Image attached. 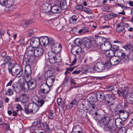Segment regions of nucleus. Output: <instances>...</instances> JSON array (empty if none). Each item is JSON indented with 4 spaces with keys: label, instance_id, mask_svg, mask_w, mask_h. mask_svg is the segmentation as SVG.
Masks as SVG:
<instances>
[{
    "label": "nucleus",
    "instance_id": "f257e3e1",
    "mask_svg": "<svg viewBox=\"0 0 133 133\" xmlns=\"http://www.w3.org/2000/svg\"><path fill=\"white\" fill-rule=\"evenodd\" d=\"M62 48V45L60 43L52 46L51 51L48 54L49 61L51 63L54 64L61 62V58L59 56L60 54L59 53L61 51Z\"/></svg>",
    "mask_w": 133,
    "mask_h": 133
},
{
    "label": "nucleus",
    "instance_id": "f03ea898",
    "mask_svg": "<svg viewBox=\"0 0 133 133\" xmlns=\"http://www.w3.org/2000/svg\"><path fill=\"white\" fill-rule=\"evenodd\" d=\"M9 71L12 75L19 77L22 76L23 74V69L21 68L20 66L17 64H14L11 69L9 68Z\"/></svg>",
    "mask_w": 133,
    "mask_h": 133
},
{
    "label": "nucleus",
    "instance_id": "7ed1b4c3",
    "mask_svg": "<svg viewBox=\"0 0 133 133\" xmlns=\"http://www.w3.org/2000/svg\"><path fill=\"white\" fill-rule=\"evenodd\" d=\"M117 93L119 96H122L126 101L131 102V99H133L132 97L130 96L128 89L127 87L124 88L123 90L119 89L117 91Z\"/></svg>",
    "mask_w": 133,
    "mask_h": 133
},
{
    "label": "nucleus",
    "instance_id": "20e7f679",
    "mask_svg": "<svg viewBox=\"0 0 133 133\" xmlns=\"http://www.w3.org/2000/svg\"><path fill=\"white\" fill-rule=\"evenodd\" d=\"M39 108L36 104L30 103L28 105L27 108H25V112L26 114L30 113L34 114L38 110Z\"/></svg>",
    "mask_w": 133,
    "mask_h": 133
},
{
    "label": "nucleus",
    "instance_id": "39448f33",
    "mask_svg": "<svg viewBox=\"0 0 133 133\" xmlns=\"http://www.w3.org/2000/svg\"><path fill=\"white\" fill-rule=\"evenodd\" d=\"M103 130L105 131H107L111 133H116L118 130L115 127L110 124V123L103 125Z\"/></svg>",
    "mask_w": 133,
    "mask_h": 133
},
{
    "label": "nucleus",
    "instance_id": "423d86ee",
    "mask_svg": "<svg viewBox=\"0 0 133 133\" xmlns=\"http://www.w3.org/2000/svg\"><path fill=\"white\" fill-rule=\"evenodd\" d=\"M105 68L104 65L102 63H98L96 64L94 67V70L98 72L103 71Z\"/></svg>",
    "mask_w": 133,
    "mask_h": 133
},
{
    "label": "nucleus",
    "instance_id": "0eeeda50",
    "mask_svg": "<svg viewBox=\"0 0 133 133\" xmlns=\"http://www.w3.org/2000/svg\"><path fill=\"white\" fill-rule=\"evenodd\" d=\"M41 41L39 39L36 37L31 39L30 43V45L31 46L36 48L38 47L41 44Z\"/></svg>",
    "mask_w": 133,
    "mask_h": 133
},
{
    "label": "nucleus",
    "instance_id": "6e6552de",
    "mask_svg": "<svg viewBox=\"0 0 133 133\" xmlns=\"http://www.w3.org/2000/svg\"><path fill=\"white\" fill-rule=\"evenodd\" d=\"M14 0H0V4L3 6L8 8L11 7L13 4Z\"/></svg>",
    "mask_w": 133,
    "mask_h": 133
},
{
    "label": "nucleus",
    "instance_id": "1a4fd4ad",
    "mask_svg": "<svg viewBox=\"0 0 133 133\" xmlns=\"http://www.w3.org/2000/svg\"><path fill=\"white\" fill-rule=\"evenodd\" d=\"M106 103L107 105H111L114 103L115 98L111 94H108L105 96Z\"/></svg>",
    "mask_w": 133,
    "mask_h": 133
},
{
    "label": "nucleus",
    "instance_id": "9d476101",
    "mask_svg": "<svg viewBox=\"0 0 133 133\" xmlns=\"http://www.w3.org/2000/svg\"><path fill=\"white\" fill-rule=\"evenodd\" d=\"M12 87L14 91L16 93L20 92L22 89L21 84L20 83H13L12 85Z\"/></svg>",
    "mask_w": 133,
    "mask_h": 133
},
{
    "label": "nucleus",
    "instance_id": "9b49d317",
    "mask_svg": "<svg viewBox=\"0 0 133 133\" xmlns=\"http://www.w3.org/2000/svg\"><path fill=\"white\" fill-rule=\"evenodd\" d=\"M55 77L52 75H49L46 79L45 83L49 86L51 87L55 81Z\"/></svg>",
    "mask_w": 133,
    "mask_h": 133
},
{
    "label": "nucleus",
    "instance_id": "f8f14e48",
    "mask_svg": "<svg viewBox=\"0 0 133 133\" xmlns=\"http://www.w3.org/2000/svg\"><path fill=\"white\" fill-rule=\"evenodd\" d=\"M51 87L45 83H43L41 86L40 90L43 93H48Z\"/></svg>",
    "mask_w": 133,
    "mask_h": 133
},
{
    "label": "nucleus",
    "instance_id": "ddd939ff",
    "mask_svg": "<svg viewBox=\"0 0 133 133\" xmlns=\"http://www.w3.org/2000/svg\"><path fill=\"white\" fill-rule=\"evenodd\" d=\"M106 40L104 37L99 36H98L95 39L96 43L98 45H100L101 47L106 42Z\"/></svg>",
    "mask_w": 133,
    "mask_h": 133
},
{
    "label": "nucleus",
    "instance_id": "4468645a",
    "mask_svg": "<svg viewBox=\"0 0 133 133\" xmlns=\"http://www.w3.org/2000/svg\"><path fill=\"white\" fill-rule=\"evenodd\" d=\"M34 48L31 46L27 48L26 53L28 56H31L34 55L35 50V48L34 49Z\"/></svg>",
    "mask_w": 133,
    "mask_h": 133
},
{
    "label": "nucleus",
    "instance_id": "2eb2a0df",
    "mask_svg": "<svg viewBox=\"0 0 133 133\" xmlns=\"http://www.w3.org/2000/svg\"><path fill=\"white\" fill-rule=\"evenodd\" d=\"M110 61L112 65H114L118 64H121L120 62L119 58L115 56H113L109 58Z\"/></svg>",
    "mask_w": 133,
    "mask_h": 133
},
{
    "label": "nucleus",
    "instance_id": "dca6fc26",
    "mask_svg": "<svg viewBox=\"0 0 133 133\" xmlns=\"http://www.w3.org/2000/svg\"><path fill=\"white\" fill-rule=\"evenodd\" d=\"M51 6L49 3H44L42 6V9L44 12H48L51 11Z\"/></svg>",
    "mask_w": 133,
    "mask_h": 133
},
{
    "label": "nucleus",
    "instance_id": "f3484780",
    "mask_svg": "<svg viewBox=\"0 0 133 133\" xmlns=\"http://www.w3.org/2000/svg\"><path fill=\"white\" fill-rule=\"evenodd\" d=\"M43 50L41 47H39L35 48L34 55L36 57H41L43 54Z\"/></svg>",
    "mask_w": 133,
    "mask_h": 133
},
{
    "label": "nucleus",
    "instance_id": "a211bd4d",
    "mask_svg": "<svg viewBox=\"0 0 133 133\" xmlns=\"http://www.w3.org/2000/svg\"><path fill=\"white\" fill-rule=\"evenodd\" d=\"M82 51V48L80 47L73 46L71 48V52L74 55H77Z\"/></svg>",
    "mask_w": 133,
    "mask_h": 133
},
{
    "label": "nucleus",
    "instance_id": "6ab92c4d",
    "mask_svg": "<svg viewBox=\"0 0 133 133\" xmlns=\"http://www.w3.org/2000/svg\"><path fill=\"white\" fill-rule=\"evenodd\" d=\"M111 116L109 115H107L105 116L102 119L101 123L103 125L109 124V122L111 119Z\"/></svg>",
    "mask_w": 133,
    "mask_h": 133
},
{
    "label": "nucleus",
    "instance_id": "aec40b11",
    "mask_svg": "<svg viewBox=\"0 0 133 133\" xmlns=\"http://www.w3.org/2000/svg\"><path fill=\"white\" fill-rule=\"evenodd\" d=\"M103 50H106L110 49L111 48V45L110 43L108 42L107 40L101 47Z\"/></svg>",
    "mask_w": 133,
    "mask_h": 133
},
{
    "label": "nucleus",
    "instance_id": "412c9836",
    "mask_svg": "<svg viewBox=\"0 0 133 133\" xmlns=\"http://www.w3.org/2000/svg\"><path fill=\"white\" fill-rule=\"evenodd\" d=\"M51 11L54 13L57 14L60 13L61 10L59 5H55L51 7Z\"/></svg>",
    "mask_w": 133,
    "mask_h": 133
},
{
    "label": "nucleus",
    "instance_id": "4be33fe9",
    "mask_svg": "<svg viewBox=\"0 0 133 133\" xmlns=\"http://www.w3.org/2000/svg\"><path fill=\"white\" fill-rule=\"evenodd\" d=\"M41 41V45H46L49 44V38L47 36L41 37L39 39Z\"/></svg>",
    "mask_w": 133,
    "mask_h": 133
},
{
    "label": "nucleus",
    "instance_id": "5701e85b",
    "mask_svg": "<svg viewBox=\"0 0 133 133\" xmlns=\"http://www.w3.org/2000/svg\"><path fill=\"white\" fill-rule=\"evenodd\" d=\"M120 115L123 119L126 120L129 116L128 113L122 110H120L119 111Z\"/></svg>",
    "mask_w": 133,
    "mask_h": 133
},
{
    "label": "nucleus",
    "instance_id": "b1692460",
    "mask_svg": "<svg viewBox=\"0 0 133 133\" xmlns=\"http://www.w3.org/2000/svg\"><path fill=\"white\" fill-rule=\"evenodd\" d=\"M116 30L118 33H124L125 32L124 26L122 25H118L116 27Z\"/></svg>",
    "mask_w": 133,
    "mask_h": 133
},
{
    "label": "nucleus",
    "instance_id": "393cba45",
    "mask_svg": "<svg viewBox=\"0 0 133 133\" xmlns=\"http://www.w3.org/2000/svg\"><path fill=\"white\" fill-rule=\"evenodd\" d=\"M97 100L100 102L102 101L104 98V94L102 92H97L96 94Z\"/></svg>",
    "mask_w": 133,
    "mask_h": 133
},
{
    "label": "nucleus",
    "instance_id": "a878e982",
    "mask_svg": "<svg viewBox=\"0 0 133 133\" xmlns=\"http://www.w3.org/2000/svg\"><path fill=\"white\" fill-rule=\"evenodd\" d=\"M30 90L34 89L36 87L37 83L36 80L32 79L28 83Z\"/></svg>",
    "mask_w": 133,
    "mask_h": 133
},
{
    "label": "nucleus",
    "instance_id": "bb28decb",
    "mask_svg": "<svg viewBox=\"0 0 133 133\" xmlns=\"http://www.w3.org/2000/svg\"><path fill=\"white\" fill-rule=\"evenodd\" d=\"M24 72L25 74L24 75H31L32 72V70L30 65H26L25 66Z\"/></svg>",
    "mask_w": 133,
    "mask_h": 133
},
{
    "label": "nucleus",
    "instance_id": "cd10ccee",
    "mask_svg": "<svg viewBox=\"0 0 133 133\" xmlns=\"http://www.w3.org/2000/svg\"><path fill=\"white\" fill-rule=\"evenodd\" d=\"M20 100L22 103H26L28 100V97L26 94H21L20 96Z\"/></svg>",
    "mask_w": 133,
    "mask_h": 133
},
{
    "label": "nucleus",
    "instance_id": "c85d7f7f",
    "mask_svg": "<svg viewBox=\"0 0 133 133\" xmlns=\"http://www.w3.org/2000/svg\"><path fill=\"white\" fill-rule=\"evenodd\" d=\"M59 5L61 10H64L66 9L67 6L65 0H61Z\"/></svg>",
    "mask_w": 133,
    "mask_h": 133
},
{
    "label": "nucleus",
    "instance_id": "c756f323",
    "mask_svg": "<svg viewBox=\"0 0 133 133\" xmlns=\"http://www.w3.org/2000/svg\"><path fill=\"white\" fill-rule=\"evenodd\" d=\"M21 84L22 89L24 92L27 91L30 89V87L28 83L23 82Z\"/></svg>",
    "mask_w": 133,
    "mask_h": 133
},
{
    "label": "nucleus",
    "instance_id": "7c9ffc66",
    "mask_svg": "<svg viewBox=\"0 0 133 133\" xmlns=\"http://www.w3.org/2000/svg\"><path fill=\"white\" fill-rule=\"evenodd\" d=\"M114 120L116 127L119 126L120 127H122L124 123V121H122L119 118H117L116 119Z\"/></svg>",
    "mask_w": 133,
    "mask_h": 133
},
{
    "label": "nucleus",
    "instance_id": "2f4dec72",
    "mask_svg": "<svg viewBox=\"0 0 133 133\" xmlns=\"http://www.w3.org/2000/svg\"><path fill=\"white\" fill-rule=\"evenodd\" d=\"M105 54L107 57L111 58L114 55L115 52L111 50H107L105 52Z\"/></svg>",
    "mask_w": 133,
    "mask_h": 133
},
{
    "label": "nucleus",
    "instance_id": "473e14b6",
    "mask_svg": "<svg viewBox=\"0 0 133 133\" xmlns=\"http://www.w3.org/2000/svg\"><path fill=\"white\" fill-rule=\"evenodd\" d=\"M34 57L33 56H28L27 58L25 60V62L27 65H29L31 66V64L33 62Z\"/></svg>",
    "mask_w": 133,
    "mask_h": 133
},
{
    "label": "nucleus",
    "instance_id": "72a5a7b5",
    "mask_svg": "<svg viewBox=\"0 0 133 133\" xmlns=\"http://www.w3.org/2000/svg\"><path fill=\"white\" fill-rule=\"evenodd\" d=\"M122 55L121 56V57L119 58L120 62H121V63H123L124 62H125L127 59L128 58V56L127 55H126L123 52Z\"/></svg>",
    "mask_w": 133,
    "mask_h": 133
},
{
    "label": "nucleus",
    "instance_id": "f704fd0d",
    "mask_svg": "<svg viewBox=\"0 0 133 133\" xmlns=\"http://www.w3.org/2000/svg\"><path fill=\"white\" fill-rule=\"evenodd\" d=\"M91 45L92 44L91 42L88 40H85L83 42V47L89 48L91 47Z\"/></svg>",
    "mask_w": 133,
    "mask_h": 133
},
{
    "label": "nucleus",
    "instance_id": "c9c22d12",
    "mask_svg": "<svg viewBox=\"0 0 133 133\" xmlns=\"http://www.w3.org/2000/svg\"><path fill=\"white\" fill-rule=\"evenodd\" d=\"M82 129L81 127L78 124H77L73 128L72 131L74 132H76L80 131H82Z\"/></svg>",
    "mask_w": 133,
    "mask_h": 133
},
{
    "label": "nucleus",
    "instance_id": "e433bc0d",
    "mask_svg": "<svg viewBox=\"0 0 133 133\" xmlns=\"http://www.w3.org/2000/svg\"><path fill=\"white\" fill-rule=\"evenodd\" d=\"M23 78L24 79L25 81V82L28 83L31 81L32 79H31V75H23Z\"/></svg>",
    "mask_w": 133,
    "mask_h": 133
},
{
    "label": "nucleus",
    "instance_id": "4c0bfd02",
    "mask_svg": "<svg viewBox=\"0 0 133 133\" xmlns=\"http://www.w3.org/2000/svg\"><path fill=\"white\" fill-rule=\"evenodd\" d=\"M79 16L78 15H73L70 19V22L72 23H75L77 20Z\"/></svg>",
    "mask_w": 133,
    "mask_h": 133
},
{
    "label": "nucleus",
    "instance_id": "58836bf2",
    "mask_svg": "<svg viewBox=\"0 0 133 133\" xmlns=\"http://www.w3.org/2000/svg\"><path fill=\"white\" fill-rule=\"evenodd\" d=\"M32 22V20H24L23 21L21 22V24L24 27H26L28 25L30 24L31 23L34 22Z\"/></svg>",
    "mask_w": 133,
    "mask_h": 133
},
{
    "label": "nucleus",
    "instance_id": "ea45409f",
    "mask_svg": "<svg viewBox=\"0 0 133 133\" xmlns=\"http://www.w3.org/2000/svg\"><path fill=\"white\" fill-rule=\"evenodd\" d=\"M14 91L13 89L8 88L6 92L5 93V94L8 96H11L14 94Z\"/></svg>",
    "mask_w": 133,
    "mask_h": 133
},
{
    "label": "nucleus",
    "instance_id": "a19ab883",
    "mask_svg": "<svg viewBox=\"0 0 133 133\" xmlns=\"http://www.w3.org/2000/svg\"><path fill=\"white\" fill-rule=\"evenodd\" d=\"M58 43L55 42V40L51 37H49V44L51 45V47L53 45H55Z\"/></svg>",
    "mask_w": 133,
    "mask_h": 133
},
{
    "label": "nucleus",
    "instance_id": "79ce46f5",
    "mask_svg": "<svg viewBox=\"0 0 133 133\" xmlns=\"http://www.w3.org/2000/svg\"><path fill=\"white\" fill-rule=\"evenodd\" d=\"M44 100L42 99H39L37 102L36 103V104L39 107H42L44 103Z\"/></svg>",
    "mask_w": 133,
    "mask_h": 133
},
{
    "label": "nucleus",
    "instance_id": "37998d69",
    "mask_svg": "<svg viewBox=\"0 0 133 133\" xmlns=\"http://www.w3.org/2000/svg\"><path fill=\"white\" fill-rule=\"evenodd\" d=\"M74 43L76 45H79L82 43L83 41L81 39L77 38L75 39Z\"/></svg>",
    "mask_w": 133,
    "mask_h": 133
},
{
    "label": "nucleus",
    "instance_id": "c03bdc74",
    "mask_svg": "<svg viewBox=\"0 0 133 133\" xmlns=\"http://www.w3.org/2000/svg\"><path fill=\"white\" fill-rule=\"evenodd\" d=\"M77 101L76 99H73L69 105V108H71L73 106L77 104Z\"/></svg>",
    "mask_w": 133,
    "mask_h": 133
},
{
    "label": "nucleus",
    "instance_id": "a18cd8bd",
    "mask_svg": "<svg viewBox=\"0 0 133 133\" xmlns=\"http://www.w3.org/2000/svg\"><path fill=\"white\" fill-rule=\"evenodd\" d=\"M131 102H128L126 101V100H125V101L124 103V108H126L128 107L129 105V104H132L133 103V99H131Z\"/></svg>",
    "mask_w": 133,
    "mask_h": 133
},
{
    "label": "nucleus",
    "instance_id": "49530a36",
    "mask_svg": "<svg viewBox=\"0 0 133 133\" xmlns=\"http://www.w3.org/2000/svg\"><path fill=\"white\" fill-rule=\"evenodd\" d=\"M115 52L114 56L116 57H120L122 55L123 53L124 52L122 51H120L119 50L116 51Z\"/></svg>",
    "mask_w": 133,
    "mask_h": 133
},
{
    "label": "nucleus",
    "instance_id": "de8ad7c7",
    "mask_svg": "<svg viewBox=\"0 0 133 133\" xmlns=\"http://www.w3.org/2000/svg\"><path fill=\"white\" fill-rule=\"evenodd\" d=\"M75 8L78 11H81L83 10V7L82 5L77 4L75 6Z\"/></svg>",
    "mask_w": 133,
    "mask_h": 133
},
{
    "label": "nucleus",
    "instance_id": "09e8293b",
    "mask_svg": "<svg viewBox=\"0 0 133 133\" xmlns=\"http://www.w3.org/2000/svg\"><path fill=\"white\" fill-rule=\"evenodd\" d=\"M119 47L117 45H115L111 46L110 49L111 50L114 51V52L117 51L119 50Z\"/></svg>",
    "mask_w": 133,
    "mask_h": 133
},
{
    "label": "nucleus",
    "instance_id": "8fccbe9b",
    "mask_svg": "<svg viewBox=\"0 0 133 133\" xmlns=\"http://www.w3.org/2000/svg\"><path fill=\"white\" fill-rule=\"evenodd\" d=\"M31 127L34 131L38 130L39 128L38 124H35L34 122Z\"/></svg>",
    "mask_w": 133,
    "mask_h": 133
},
{
    "label": "nucleus",
    "instance_id": "3c124183",
    "mask_svg": "<svg viewBox=\"0 0 133 133\" xmlns=\"http://www.w3.org/2000/svg\"><path fill=\"white\" fill-rule=\"evenodd\" d=\"M49 118L51 119H53L55 118L54 115L53 111L52 110H50L49 114Z\"/></svg>",
    "mask_w": 133,
    "mask_h": 133
},
{
    "label": "nucleus",
    "instance_id": "603ef678",
    "mask_svg": "<svg viewBox=\"0 0 133 133\" xmlns=\"http://www.w3.org/2000/svg\"><path fill=\"white\" fill-rule=\"evenodd\" d=\"M132 47V46L130 44H126L123 47L125 49L127 50H129Z\"/></svg>",
    "mask_w": 133,
    "mask_h": 133
},
{
    "label": "nucleus",
    "instance_id": "864d4df0",
    "mask_svg": "<svg viewBox=\"0 0 133 133\" xmlns=\"http://www.w3.org/2000/svg\"><path fill=\"white\" fill-rule=\"evenodd\" d=\"M70 84L71 85H73L72 86H71L70 89H71L73 88H75V84L76 83L74 82V79L72 78H71L70 79Z\"/></svg>",
    "mask_w": 133,
    "mask_h": 133
},
{
    "label": "nucleus",
    "instance_id": "5fc2aeb1",
    "mask_svg": "<svg viewBox=\"0 0 133 133\" xmlns=\"http://www.w3.org/2000/svg\"><path fill=\"white\" fill-rule=\"evenodd\" d=\"M44 129H45L46 133H51L52 130L50 129L49 125L48 124L44 127Z\"/></svg>",
    "mask_w": 133,
    "mask_h": 133
},
{
    "label": "nucleus",
    "instance_id": "6e6d98bb",
    "mask_svg": "<svg viewBox=\"0 0 133 133\" xmlns=\"http://www.w3.org/2000/svg\"><path fill=\"white\" fill-rule=\"evenodd\" d=\"M83 10L87 14H90L92 12V11L90 9L85 7L83 8Z\"/></svg>",
    "mask_w": 133,
    "mask_h": 133
},
{
    "label": "nucleus",
    "instance_id": "4d7b16f0",
    "mask_svg": "<svg viewBox=\"0 0 133 133\" xmlns=\"http://www.w3.org/2000/svg\"><path fill=\"white\" fill-rule=\"evenodd\" d=\"M81 72V71L79 70L76 69L74 71L71 73L74 75H76L79 74Z\"/></svg>",
    "mask_w": 133,
    "mask_h": 133
},
{
    "label": "nucleus",
    "instance_id": "13d9d810",
    "mask_svg": "<svg viewBox=\"0 0 133 133\" xmlns=\"http://www.w3.org/2000/svg\"><path fill=\"white\" fill-rule=\"evenodd\" d=\"M110 105H111V107L112 108V111L114 112H116L117 109L116 106V105H113V104Z\"/></svg>",
    "mask_w": 133,
    "mask_h": 133
},
{
    "label": "nucleus",
    "instance_id": "bf43d9fd",
    "mask_svg": "<svg viewBox=\"0 0 133 133\" xmlns=\"http://www.w3.org/2000/svg\"><path fill=\"white\" fill-rule=\"evenodd\" d=\"M8 63L6 62V61H4L3 60L2 61L1 63V66L2 68H4L7 65Z\"/></svg>",
    "mask_w": 133,
    "mask_h": 133
},
{
    "label": "nucleus",
    "instance_id": "052dcab7",
    "mask_svg": "<svg viewBox=\"0 0 133 133\" xmlns=\"http://www.w3.org/2000/svg\"><path fill=\"white\" fill-rule=\"evenodd\" d=\"M16 108L17 109L16 110H18V111L19 112V111H21L23 110L22 106L19 104H16Z\"/></svg>",
    "mask_w": 133,
    "mask_h": 133
},
{
    "label": "nucleus",
    "instance_id": "680f3d73",
    "mask_svg": "<svg viewBox=\"0 0 133 133\" xmlns=\"http://www.w3.org/2000/svg\"><path fill=\"white\" fill-rule=\"evenodd\" d=\"M106 66L107 67V68H109L111 66V65H112L111 63V62L110 61V60H109V61H108L107 62L105 63Z\"/></svg>",
    "mask_w": 133,
    "mask_h": 133
},
{
    "label": "nucleus",
    "instance_id": "e2e57ef3",
    "mask_svg": "<svg viewBox=\"0 0 133 133\" xmlns=\"http://www.w3.org/2000/svg\"><path fill=\"white\" fill-rule=\"evenodd\" d=\"M14 80L11 79L8 83L6 86V87H9L10 86H11L12 83L14 82Z\"/></svg>",
    "mask_w": 133,
    "mask_h": 133
},
{
    "label": "nucleus",
    "instance_id": "0e129e2a",
    "mask_svg": "<svg viewBox=\"0 0 133 133\" xmlns=\"http://www.w3.org/2000/svg\"><path fill=\"white\" fill-rule=\"evenodd\" d=\"M2 127L3 128H4L5 127L6 129L8 130H9L10 129V126L7 123H4L3 124Z\"/></svg>",
    "mask_w": 133,
    "mask_h": 133
},
{
    "label": "nucleus",
    "instance_id": "69168bd1",
    "mask_svg": "<svg viewBox=\"0 0 133 133\" xmlns=\"http://www.w3.org/2000/svg\"><path fill=\"white\" fill-rule=\"evenodd\" d=\"M19 111H18V110H13V115L12 116H16L17 115H19Z\"/></svg>",
    "mask_w": 133,
    "mask_h": 133
},
{
    "label": "nucleus",
    "instance_id": "338daca9",
    "mask_svg": "<svg viewBox=\"0 0 133 133\" xmlns=\"http://www.w3.org/2000/svg\"><path fill=\"white\" fill-rule=\"evenodd\" d=\"M107 16L109 19L114 18V13L109 14L107 15Z\"/></svg>",
    "mask_w": 133,
    "mask_h": 133
},
{
    "label": "nucleus",
    "instance_id": "774afa93",
    "mask_svg": "<svg viewBox=\"0 0 133 133\" xmlns=\"http://www.w3.org/2000/svg\"><path fill=\"white\" fill-rule=\"evenodd\" d=\"M91 105L90 106V109L92 111L96 107V106L94 104L92 103L91 102L90 103Z\"/></svg>",
    "mask_w": 133,
    "mask_h": 133
}]
</instances>
